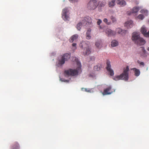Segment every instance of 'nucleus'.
<instances>
[{
    "label": "nucleus",
    "instance_id": "obj_38",
    "mask_svg": "<svg viewBox=\"0 0 149 149\" xmlns=\"http://www.w3.org/2000/svg\"><path fill=\"white\" fill-rule=\"evenodd\" d=\"M147 50L148 51H149V47L148 48Z\"/></svg>",
    "mask_w": 149,
    "mask_h": 149
},
{
    "label": "nucleus",
    "instance_id": "obj_19",
    "mask_svg": "<svg viewBox=\"0 0 149 149\" xmlns=\"http://www.w3.org/2000/svg\"><path fill=\"white\" fill-rule=\"evenodd\" d=\"M78 37V35L77 34H75L71 37L70 39V42H72L74 40H76Z\"/></svg>",
    "mask_w": 149,
    "mask_h": 149
},
{
    "label": "nucleus",
    "instance_id": "obj_32",
    "mask_svg": "<svg viewBox=\"0 0 149 149\" xmlns=\"http://www.w3.org/2000/svg\"><path fill=\"white\" fill-rule=\"evenodd\" d=\"M137 62L138 63L140 64L141 65L144 66V63L143 62H140L139 61H138Z\"/></svg>",
    "mask_w": 149,
    "mask_h": 149
},
{
    "label": "nucleus",
    "instance_id": "obj_6",
    "mask_svg": "<svg viewBox=\"0 0 149 149\" xmlns=\"http://www.w3.org/2000/svg\"><path fill=\"white\" fill-rule=\"evenodd\" d=\"M106 69L108 72L109 73L110 76H112L114 75V72L113 70L111 68L110 62L109 61L107 60L106 62Z\"/></svg>",
    "mask_w": 149,
    "mask_h": 149
},
{
    "label": "nucleus",
    "instance_id": "obj_25",
    "mask_svg": "<svg viewBox=\"0 0 149 149\" xmlns=\"http://www.w3.org/2000/svg\"><path fill=\"white\" fill-rule=\"evenodd\" d=\"M140 50H141V55L142 56H143L144 55L146 52V51L145 50L144 48L143 47H141L140 48Z\"/></svg>",
    "mask_w": 149,
    "mask_h": 149
},
{
    "label": "nucleus",
    "instance_id": "obj_2",
    "mask_svg": "<svg viewBox=\"0 0 149 149\" xmlns=\"http://www.w3.org/2000/svg\"><path fill=\"white\" fill-rule=\"evenodd\" d=\"M129 69L128 66L124 68L123 72L119 75L115 76L113 77V80L117 81L119 80H124L127 81L129 78Z\"/></svg>",
    "mask_w": 149,
    "mask_h": 149
},
{
    "label": "nucleus",
    "instance_id": "obj_34",
    "mask_svg": "<svg viewBox=\"0 0 149 149\" xmlns=\"http://www.w3.org/2000/svg\"><path fill=\"white\" fill-rule=\"evenodd\" d=\"M82 45H80V46H81L82 47H83V46H85L86 45V43L84 42H82Z\"/></svg>",
    "mask_w": 149,
    "mask_h": 149
},
{
    "label": "nucleus",
    "instance_id": "obj_5",
    "mask_svg": "<svg viewBox=\"0 0 149 149\" xmlns=\"http://www.w3.org/2000/svg\"><path fill=\"white\" fill-rule=\"evenodd\" d=\"M97 6L96 0H91L88 4V8L89 9L94 10Z\"/></svg>",
    "mask_w": 149,
    "mask_h": 149
},
{
    "label": "nucleus",
    "instance_id": "obj_31",
    "mask_svg": "<svg viewBox=\"0 0 149 149\" xmlns=\"http://www.w3.org/2000/svg\"><path fill=\"white\" fill-rule=\"evenodd\" d=\"M103 21L107 25H109L110 24V22H108V20L106 18L104 19L103 20Z\"/></svg>",
    "mask_w": 149,
    "mask_h": 149
},
{
    "label": "nucleus",
    "instance_id": "obj_15",
    "mask_svg": "<svg viewBox=\"0 0 149 149\" xmlns=\"http://www.w3.org/2000/svg\"><path fill=\"white\" fill-rule=\"evenodd\" d=\"M116 31L118 33L122 35H123L126 33L127 31L126 30H123L120 28H118L116 29Z\"/></svg>",
    "mask_w": 149,
    "mask_h": 149
},
{
    "label": "nucleus",
    "instance_id": "obj_4",
    "mask_svg": "<svg viewBox=\"0 0 149 149\" xmlns=\"http://www.w3.org/2000/svg\"><path fill=\"white\" fill-rule=\"evenodd\" d=\"M70 54L68 53H65L62 55L58 61V64L62 65L65 63V61L69 59L70 58Z\"/></svg>",
    "mask_w": 149,
    "mask_h": 149
},
{
    "label": "nucleus",
    "instance_id": "obj_29",
    "mask_svg": "<svg viewBox=\"0 0 149 149\" xmlns=\"http://www.w3.org/2000/svg\"><path fill=\"white\" fill-rule=\"evenodd\" d=\"M137 17L138 19L142 20L144 19V16L142 14H139L138 15Z\"/></svg>",
    "mask_w": 149,
    "mask_h": 149
},
{
    "label": "nucleus",
    "instance_id": "obj_30",
    "mask_svg": "<svg viewBox=\"0 0 149 149\" xmlns=\"http://www.w3.org/2000/svg\"><path fill=\"white\" fill-rule=\"evenodd\" d=\"M106 4V3L105 2H100L99 3V5L101 7L103 6H104Z\"/></svg>",
    "mask_w": 149,
    "mask_h": 149
},
{
    "label": "nucleus",
    "instance_id": "obj_7",
    "mask_svg": "<svg viewBox=\"0 0 149 149\" xmlns=\"http://www.w3.org/2000/svg\"><path fill=\"white\" fill-rule=\"evenodd\" d=\"M92 20L91 18L90 17H87L84 18L82 23L83 25H85L86 24H90Z\"/></svg>",
    "mask_w": 149,
    "mask_h": 149
},
{
    "label": "nucleus",
    "instance_id": "obj_28",
    "mask_svg": "<svg viewBox=\"0 0 149 149\" xmlns=\"http://www.w3.org/2000/svg\"><path fill=\"white\" fill-rule=\"evenodd\" d=\"M82 24H83L82 23H81V22H79L78 24H77V29L78 30H80L81 29L80 26H81V25Z\"/></svg>",
    "mask_w": 149,
    "mask_h": 149
},
{
    "label": "nucleus",
    "instance_id": "obj_3",
    "mask_svg": "<svg viewBox=\"0 0 149 149\" xmlns=\"http://www.w3.org/2000/svg\"><path fill=\"white\" fill-rule=\"evenodd\" d=\"M132 40L138 45H142L146 43L145 40L139 36V33L134 32L132 33Z\"/></svg>",
    "mask_w": 149,
    "mask_h": 149
},
{
    "label": "nucleus",
    "instance_id": "obj_35",
    "mask_svg": "<svg viewBox=\"0 0 149 149\" xmlns=\"http://www.w3.org/2000/svg\"><path fill=\"white\" fill-rule=\"evenodd\" d=\"M72 45L73 47H75V49H76V44L75 43H73L72 44Z\"/></svg>",
    "mask_w": 149,
    "mask_h": 149
},
{
    "label": "nucleus",
    "instance_id": "obj_39",
    "mask_svg": "<svg viewBox=\"0 0 149 149\" xmlns=\"http://www.w3.org/2000/svg\"><path fill=\"white\" fill-rule=\"evenodd\" d=\"M85 91H87L86 89H85Z\"/></svg>",
    "mask_w": 149,
    "mask_h": 149
},
{
    "label": "nucleus",
    "instance_id": "obj_14",
    "mask_svg": "<svg viewBox=\"0 0 149 149\" xmlns=\"http://www.w3.org/2000/svg\"><path fill=\"white\" fill-rule=\"evenodd\" d=\"M133 26V22L132 20H129L126 22L125 24V26L129 29L131 28Z\"/></svg>",
    "mask_w": 149,
    "mask_h": 149
},
{
    "label": "nucleus",
    "instance_id": "obj_9",
    "mask_svg": "<svg viewBox=\"0 0 149 149\" xmlns=\"http://www.w3.org/2000/svg\"><path fill=\"white\" fill-rule=\"evenodd\" d=\"M111 87L110 86H109L107 88L104 89L103 94V95H107L111 94L113 93V91H111Z\"/></svg>",
    "mask_w": 149,
    "mask_h": 149
},
{
    "label": "nucleus",
    "instance_id": "obj_37",
    "mask_svg": "<svg viewBox=\"0 0 149 149\" xmlns=\"http://www.w3.org/2000/svg\"><path fill=\"white\" fill-rule=\"evenodd\" d=\"M95 59V58L94 57H93L91 58V60H94Z\"/></svg>",
    "mask_w": 149,
    "mask_h": 149
},
{
    "label": "nucleus",
    "instance_id": "obj_22",
    "mask_svg": "<svg viewBox=\"0 0 149 149\" xmlns=\"http://www.w3.org/2000/svg\"><path fill=\"white\" fill-rule=\"evenodd\" d=\"M19 146L18 143L16 142L12 146L11 149H19Z\"/></svg>",
    "mask_w": 149,
    "mask_h": 149
},
{
    "label": "nucleus",
    "instance_id": "obj_21",
    "mask_svg": "<svg viewBox=\"0 0 149 149\" xmlns=\"http://www.w3.org/2000/svg\"><path fill=\"white\" fill-rule=\"evenodd\" d=\"M116 0H111L109 2V7H112L113 6L115 5V3Z\"/></svg>",
    "mask_w": 149,
    "mask_h": 149
},
{
    "label": "nucleus",
    "instance_id": "obj_8",
    "mask_svg": "<svg viewBox=\"0 0 149 149\" xmlns=\"http://www.w3.org/2000/svg\"><path fill=\"white\" fill-rule=\"evenodd\" d=\"M68 10L67 8L63 9L62 11V16L64 20H67L69 18V16L67 15Z\"/></svg>",
    "mask_w": 149,
    "mask_h": 149
},
{
    "label": "nucleus",
    "instance_id": "obj_33",
    "mask_svg": "<svg viewBox=\"0 0 149 149\" xmlns=\"http://www.w3.org/2000/svg\"><path fill=\"white\" fill-rule=\"evenodd\" d=\"M102 21L100 19H98V21L97 22V25H99L102 22Z\"/></svg>",
    "mask_w": 149,
    "mask_h": 149
},
{
    "label": "nucleus",
    "instance_id": "obj_11",
    "mask_svg": "<svg viewBox=\"0 0 149 149\" xmlns=\"http://www.w3.org/2000/svg\"><path fill=\"white\" fill-rule=\"evenodd\" d=\"M105 32L107 35L109 36L115 35L116 34L115 32L109 29H108L106 30Z\"/></svg>",
    "mask_w": 149,
    "mask_h": 149
},
{
    "label": "nucleus",
    "instance_id": "obj_16",
    "mask_svg": "<svg viewBox=\"0 0 149 149\" xmlns=\"http://www.w3.org/2000/svg\"><path fill=\"white\" fill-rule=\"evenodd\" d=\"M117 3L121 6H124L126 5V2L123 0H118L117 1Z\"/></svg>",
    "mask_w": 149,
    "mask_h": 149
},
{
    "label": "nucleus",
    "instance_id": "obj_18",
    "mask_svg": "<svg viewBox=\"0 0 149 149\" xmlns=\"http://www.w3.org/2000/svg\"><path fill=\"white\" fill-rule=\"evenodd\" d=\"M102 68V65L101 64H98L94 67V69L95 71H99Z\"/></svg>",
    "mask_w": 149,
    "mask_h": 149
},
{
    "label": "nucleus",
    "instance_id": "obj_36",
    "mask_svg": "<svg viewBox=\"0 0 149 149\" xmlns=\"http://www.w3.org/2000/svg\"><path fill=\"white\" fill-rule=\"evenodd\" d=\"M72 2H76L77 1V0H70Z\"/></svg>",
    "mask_w": 149,
    "mask_h": 149
},
{
    "label": "nucleus",
    "instance_id": "obj_12",
    "mask_svg": "<svg viewBox=\"0 0 149 149\" xmlns=\"http://www.w3.org/2000/svg\"><path fill=\"white\" fill-rule=\"evenodd\" d=\"M83 52V54L84 55H88L91 52V48L88 47L87 46L85 48Z\"/></svg>",
    "mask_w": 149,
    "mask_h": 149
},
{
    "label": "nucleus",
    "instance_id": "obj_23",
    "mask_svg": "<svg viewBox=\"0 0 149 149\" xmlns=\"http://www.w3.org/2000/svg\"><path fill=\"white\" fill-rule=\"evenodd\" d=\"M118 42L116 40H113L111 43V45L112 47H115L118 45Z\"/></svg>",
    "mask_w": 149,
    "mask_h": 149
},
{
    "label": "nucleus",
    "instance_id": "obj_24",
    "mask_svg": "<svg viewBox=\"0 0 149 149\" xmlns=\"http://www.w3.org/2000/svg\"><path fill=\"white\" fill-rule=\"evenodd\" d=\"M91 32V30L89 29L88 30L86 35V38L88 39H89L91 38V36L90 35Z\"/></svg>",
    "mask_w": 149,
    "mask_h": 149
},
{
    "label": "nucleus",
    "instance_id": "obj_1",
    "mask_svg": "<svg viewBox=\"0 0 149 149\" xmlns=\"http://www.w3.org/2000/svg\"><path fill=\"white\" fill-rule=\"evenodd\" d=\"M74 59L77 62V69H69L65 70L64 72V74L65 76H74L77 75L79 72L81 71V63L78 61V59L76 57H74Z\"/></svg>",
    "mask_w": 149,
    "mask_h": 149
},
{
    "label": "nucleus",
    "instance_id": "obj_10",
    "mask_svg": "<svg viewBox=\"0 0 149 149\" xmlns=\"http://www.w3.org/2000/svg\"><path fill=\"white\" fill-rule=\"evenodd\" d=\"M141 31L145 36L146 37H149V31L148 32H147L146 29L144 26L142 27Z\"/></svg>",
    "mask_w": 149,
    "mask_h": 149
},
{
    "label": "nucleus",
    "instance_id": "obj_20",
    "mask_svg": "<svg viewBox=\"0 0 149 149\" xmlns=\"http://www.w3.org/2000/svg\"><path fill=\"white\" fill-rule=\"evenodd\" d=\"M132 69L134 71L135 73V75L136 76H138L140 75V71L139 69L135 68H133Z\"/></svg>",
    "mask_w": 149,
    "mask_h": 149
},
{
    "label": "nucleus",
    "instance_id": "obj_26",
    "mask_svg": "<svg viewBox=\"0 0 149 149\" xmlns=\"http://www.w3.org/2000/svg\"><path fill=\"white\" fill-rule=\"evenodd\" d=\"M140 13L147 15H148V12L145 9H142L140 11Z\"/></svg>",
    "mask_w": 149,
    "mask_h": 149
},
{
    "label": "nucleus",
    "instance_id": "obj_13",
    "mask_svg": "<svg viewBox=\"0 0 149 149\" xmlns=\"http://www.w3.org/2000/svg\"><path fill=\"white\" fill-rule=\"evenodd\" d=\"M139 9V7H135L132 8L131 12H128L127 14L130 15L132 13H137L138 12Z\"/></svg>",
    "mask_w": 149,
    "mask_h": 149
},
{
    "label": "nucleus",
    "instance_id": "obj_17",
    "mask_svg": "<svg viewBox=\"0 0 149 149\" xmlns=\"http://www.w3.org/2000/svg\"><path fill=\"white\" fill-rule=\"evenodd\" d=\"M95 45L98 49H100L102 46V43L101 41L97 42L95 43Z\"/></svg>",
    "mask_w": 149,
    "mask_h": 149
},
{
    "label": "nucleus",
    "instance_id": "obj_27",
    "mask_svg": "<svg viewBox=\"0 0 149 149\" xmlns=\"http://www.w3.org/2000/svg\"><path fill=\"white\" fill-rule=\"evenodd\" d=\"M112 21V22L115 23L116 22V18L114 16H112L110 17Z\"/></svg>",
    "mask_w": 149,
    "mask_h": 149
}]
</instances>
